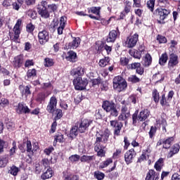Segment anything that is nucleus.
<instances>
[{"mask_svg": "<svg viewBox=\"0 0 180 180\" xmlns=\"http://www.w3.org/2000/svg\"><path fill=\"white\" fill-rule=\"evenodd\" d=\"M155 5V0H149L147 2V6L151 12H153V11H154Z\"/></svg>", "mask_w": 180, "mask_h": 180, "instance_id": "37998d69", "label": "nucleus"}, {"mask_svg": "<svg viewBox=\"0 0 180 180\" xmlns=\"http://www.w3.org/2000/svg\"><path fill=\"white\" fill-rule=\"evenodd\" d=\"M153 101L156 103H158V102L160 101V94L156 89L153 90Z\"/></svg>", "mask_w": 180, "mask_h": 180, "instance_id": "ea45409f", "label": "nucleus"}, {"mask_svg": "<svg viewBox=\"0 0 180 180\" xmlns=\"http://www.w3.org/2000/svg\"><path fill=\"white\" fill-rule=\"evenodd\" d=\"M71 75L73 77H82L85 74V68L82 67H77L71 71Z\"/></svg>", "mask_w": 180, "mask_h": 180, "instance_id": "f3484780", "label": "nucleus"}, {"mask_svg": "<svg viewBox=\"0 0 180 180\" xmlns=\"http://www.w3.org/2000/svg\"><path fill=\"white\" fill-rule=\"evenodd\" d=\"M17 113H30V109L23 103H19L16 109Z\"/></svg>", "mask_w": 180, "mask_h": 180, "instance_id": "a211bd4d", "label": "nucleus"}, {"mask_svg": "<svg viewBox=\"0 0 180 180\" xmlns=\"http://www.w3.org/2000/svg\"><path fill=\"white\" fill-rule=\"evenodd\" d=\"M22 64H23V57L18 56L14 58L13 65L15 68H20V67H22Z\"/></svg>", "mask_w": 180, "mask_h": 180, "instance_id": "aec40b11", "label": "nucleus"}, {"mask_svg": "<svg viewBox=\"0 0 180 180\" xmlns=\"http://www.w3.org/2000/svg\"><path fill=\"white\" fill-rule=\"evenodd\" d=\"M160 127H162L164 133H167V121L165 120H162L160 124Z\"/></svg>", "mask_w": 180, "mask_h": 180, "instance_id": "13d9d810", "label": "nucleus"}, {"mask_svg": "<svg viewBox=\"0 0 180 180\" xmlns=\"http://www.w3.org/2000/svg\"><path fill=\"white\" fill-rule=\"evenodd\" d=\"M92 124V120H82L80 123H76L74 127H72L70 133V137L74 139L77 137L78 133H85L88 130V127Z\"/></svg>", "mask_w": 180, "mask_h": 180, "instance_id": "f03ea898", "label": "nucleus"}, {"mask_svg": "<svg viewBox=\"0 0 180 180\" xmlns=\"http://www.w3.org/2000/svg\"><path fill=\"white\" fill-rule=\"evenodd\" d=\"M79 44H81V39L75 37L72 42L69 43V49H77Z\"/></svg>", "mask_w": 180, "mask_h": 180, "instance_id": "412c9836", "label": "nucleus"}, {"mask_svg": "<svg viewBox=\"0 0 180 180\" xmlns=\"http://www.w3.org/2000/svg\"><path fill=\"white\" fill-rule=\"evenodd\" d=\"M172 180H180V175L178 173H174L172 176Z\"/></svg>", "mask_w": 180, "mask_h": 180, "instance_id": "774afa93", "label": "nucleus"}, {"mask_svg": "<svg viewBox=\"0 0 180 180\" xmlns=\"http://www.w3.org/2000/svg\"><path fill=\"white\" fill-rule=\"evenodd\" d=\"M117 34H119V30L110 31L106 39L107 43H115L117 38Z\"/></svg>", "mask_w": 180, "mask_h": 180, "instance_id": "ddd939ff", "label": "nucleus"}, {"mask_svg": "<svg viewBox=\"0 0 180 180\" xmlns=\"http://www.w3.org/2000/svg\"><path fill=\"white\" fill-rule=\"evenodd\" d=\"M162 167H164V158H161L155 163L154 168L156 171L160 172L162 169Z\"/></svg>", "mask_w": 180, "mask_h": 180, "instance_id": "a878e982", "label": "nucleus"}, {"mask_svg": "<svg viewBox=\"0 0 180 180\" xmlns=\"http://www.w3.org/2000/svg\"><path fill=\"white\" fill-rule=\"evenodd\" d=\"M8 172L9 174H11V175L16 176V175H18V172H19V168L16 167V166H12Z\"/></svg>", "mask_w": 180, "mask_h": 180, "instance_id": "58836bf2", "label": "nucleus"}, {"mask_svg": "<svg viewBox=\"0 0 180 180\" xmlns=\"http://www.w3.org/2000/svg\"><path fill=\"white\" fill-rule=\"evenodd\" d=\"M12 148L10 149V155H13V154H15L16 153V142L13 141L12 143Z\"/></svg>", "mask_w": 180, "mask_h": 180, "instance_id": "3c124183", "label": "nucleus"}, {"mask_svg": "<svg viewBox=\"0 0 180 180\" xmlns=\"http://www.w3.org/2000/svg\"><path fill=\"white\" fill-rule=\"evenodd\" d=\"M73 84L77 91H82L86 88L88 85V80L86 79H82V77H77L73 80Z\"/></svg>", "mask_w": 180, "mask_h": 180, "instance_id": "423d86ee", "label": "nucleus"}, {"mask_svg": "<svg viewBox=\"0 0 180 180\" xmlns=\"http://www.w3.org/2000/svg\"><path fill=\"white\" fill-rule=\"evenodd\" d=\"M112 159H107L105 161L101 163L100 168H106V167H108L110 164H112Z\"/></svg>", "mask_w": 180, "mask_h": 180, "instance_id": "de8ad7c7", "label": "nucleus"}, {"mask_svg": "<svg viewBox=\"0 0 180 180\" xmlns=\"http://www.w3.org/2000/svg\"><path fill=\"white\" fill-rule=\"evenodd\" d=\"M160 179V174L155 172V171L150 169L147 173L145 180H158Z\"/></svg>", "mask_w": 180, "mask_h": 180, "instance_id": "dca6fc26", "label": "nucleus"}, {"mask_svg": "<svg viewBox=\"0 0 180 180\" xmlns=\"http://www.w3.org/2000/svg\"><path fill=\"white\" fill-rule=\"evenodd\" d=\"M130 117V110L126 105H123L121 108V114L118 117V120H126Z\"/></svg>", "mask_w": 180, "mask_h": 180, "instance_id": "f8f14e48", "label": "nucleus"}, {"mask_svg": "<svg viewBox=\"0 0 180 180\" xmlns=\"http://www.w3.org/2000/svg\"><path fill=\"white\" fill-rule=\"evenodd\" d=\"M178 64V56L176 55H171L170 59L169 61V67H175Z\"/></svg>", "mask_w": 180, "mask_h": 180, "instance_id": "bb28decb", "label": "nucleus"}, {"mask_svg": "<svg viewBox=\"0 0 180 180\" xmlns=\"http://www.w3.org/2000/svg\"><path fill=\"white\" fill-rule=\"evenodd\" d=\"M113 88L117 92H122L127 88V82L120 76H117L113 79Z\"/></svg>", "mask_w": 180, "mask_h": 180, "instance_id": "20e7f679", "label": "nucleus"}, {"mask_svg": "<svg viewBox=\"0 0 180 180\" xmlns=\"http://www.w3.org/2000/svg\"><path fill=\"white\" fill-rule=\"evenodd\" d=\"M150 117V110L148 109H144L140 112L138 115L139 122H144L146 119H148Z\"/></svg>", "mask_w": 180, "mask_h": 180, "instance_id": "2eb2a0df", "label": "nucleus"}, {"mask_svg": "<svg viewBox=\"0 0 180 180\" xmlns=\"http://www.w3.org/2000/svg\"><path fill=\"white\" fill-rule=\"evenodd\" d=\"M174 137L171 136L162 141L163 148H169V147H171V146L174 143Z\"/></svg>", "mask_w": 180, "mask_h": 180, "instance_id": "4be33fe9", "label": "nucleus"}, {"mask_svg": "<svg viewBox=\"0 0 180 180\" xmlns=\"http://www.w3.org/2000/svg\"><path fill=\"white\" fill-rule=\"evenodd\" d=\"M79 155H72L69 158L72 162H77V161H79Z\"/></svg>", "mask_w": 180, "mask_h": 180, "instance_id": "6e6d98bb", "label": "nucleus"}, {"mask_svg": "<svg viewBox=\"0 0 180 180\" xmlns=\"http://www.w3.org/2000/svg\"><path fill=\"white\" fill-rule=\"evenodd\" d=\"M38 13L44 18V19H47V18H50V13L47 10V7H39Z\"/></svg>", "mask_w": 180, "mask_h": 180, "instance_id": "6ab92c4d", "label": "nucleus"}, {"mask_svg": "<svg viewBox=\"0 0 180 180\" xmlns=\"http://www.w3.org/2000/svg\"><path fill=\"white\" fill-rule=\"evenodd\" d=\"M44 64L46 67H53L54 65V61L50 58H46L44 59Z\"/></svg>", "mask_w": 180, "mask_h": 180, "instance_id": "e433bc0d", "label": "nucleus"}, {"mask_svg": "<svg viewBox=\"0 0 180 180\" xmlns=\"http://www.w3.org/2000/svg\"><path fill=\"white\" fill-rule=\"evenodd\" d=\"M26 29L28 33H32L33 30H34V25H33L32 24H28Z\"/></svg>", "mask_w": 180, "mask_h": 180, "instance_id": "0e129e2a", "label": "nucleus"}, {"mask_svg": "<svg viewBox=\"0 0 180 180\" xmlns=\"http://www.w3.org/2000/svg\"><path fill=\"white\" fill-rule=\"evenodd\" d=\"M22 25V20H18L16 24L13 27L14 36L11 37V39L15 43H20L19 41V36L20 34V25Z\"/></svg>", "mask_w": 180, "mask_h": 180, "instance_id": "0eeeda50", "label": "nucleus"}, {"mask_svg": "<svg viewBox=\"0 0 180 180\" xmlns=\"http://www.w3.org/2000/svg\"><path fill=\"white\" fill-rule=\"evenodd\" d=\"M49 40H50L49 32L44 30L38 33V41L39 44L44 46L46 43L49 42Z\"/></svg>", "mask_w": 180, "mask_h": 180, "instance_id": "6e6552de", "label": "nucleus"}, {"mask_svg": "<svg viewBox=\"0 0 180 180\" xmlns=\"http://www.w3.org/2000/svg\"><path fill=\"white\" fill-rule=\"evenodd\" d=\"M9 105V101L6 98H0V105L5 108V106H8Z\"/></svg>", "mask_w": 180, "mask_h": 180, "instance_id": "603ef678", "label": "nucleus"}, {"mask_svg": "<svg viewBox=\"0 0 180 180\" xmlns=\"http://www.w3.org/2000/svg\"><path fill=\"white\" fill-rule=\"evenodd\" d=\"M153 79H158L157 81H162L164 79V77H162V75H161L160 73H158L153 75Z\"/></svg>", "mask_w": 180, "mask_h": 180, "instance_id": "69168bd1", "label": "nucleus"}, {"mask_svg": "<svg viewBox=\"0 0 180 180\" xmlns=\"http://www.w3.org/2000/svg\"><path fill=\"white\" fill-rule=\"evenodd\" d=\"M129 52L131 56H133V57H134V58H138L139 60L141 58V54H143L141 53L140 51L136 50H129Z\"/></svg>", "mask_w": 180, "mask_h": 180, "instance_id": "72a5a7b5", "label": "nucleus"}, {"mask_svg": "<svg viewBox=\"0 0 180 180\" xmlns=\"http://www.w3.org/2000/svg\"><path fill=\"white\" fill-rule=\"evenodd\" d=\"M171 13V11L169 9L165 8H157L155 11L154 15L157 18L158 23L160 25H164L165 23V19L168 18V15Z\"/></svg>", "mask_w": 180, "mask_h": 180, "instance_id": "7ed1b4c3", "label": "nucleus"}, {"mask_svg": "<svg viewBox=\"0 0 180 180\" xmlns=\"http://www.w3.org/2000/svg\"><path fill=\"white\" fill-rule=\"evenodd\" d=\"M134 157H136V151H134V149L131 148L129 150L127 151V153H125L124 154L125 162L127 165L131 164V162H133Z\"/></svg>", "mask_w": 180, "mask_h": 180, "instance_id": "9b49d317", "label": "nucleus"}, {"mask_svg": "<svg viewBox=\"0 0 180 180\" xmlns=\"http://www.w3.org/2000/svg\"><path fill=\"white\" fill-rule=\"evenodd\" d=\"M110 124L114 128L115 136H119V134H120V130H122V127H123V123L119 122L116 120H111L110 122Z\"/></svg>", "mask_w": 180, "mask_h": 180, "instance_id": "9d476101", "label": "nucleus"}, {"mask_svg": "<svg viewBox=\"0 0 180 180\" xmlns=\"http://www.w3.org/2000/svg\"><path fill=\"white\" fill-rule=\"evenodd\" d=\"M157 40L159 41V43H165L167 41V38L164 36L158 35L157 37Z\"/></svg>", "mask_w": 180, "mask_h": 180, "instance_id": "338daca9", "label": "nucleus"}, {"mask_svg": "<svg viewBox=\"0 0 180 180\" xmlns=\"http://www.w3.org/2000/svg\"><path fill=\"white\" fill-rule=\"evenodd\" d=\"M26 146H27V152L32 153V154H33V148L32 147V142H30V141H27L26 143Z\"/></svg>", "mask_w": 180, "mask_h": 180, "instance_id": "864d4df0", "label": "nucleus"}, {"mask_svg": "<svg viewBox=\"0 0 180 180\" xmlns=\"http://www.w3.org/2000/svg\"><path fill=\"white\" fill-rule=\"evenodd\" d=\"M155 131H157V129L154 127H151L149 131L150 139H153V137H154V134H155Z\"/></svg>", "mask_w": 180, "mask_h": 180, "instance_id": "4d7b16f0", "label": "nucleus"}, {"mask_svg": "<svg viewBox=\"0 0 180 180\" xmlns=\"http://www.w3.org/2000/svg\"><path fill=\"white\" fill-rule=\"evenodd\" d=\"M129 81L130 82H133V84H136L137 82H140V78L137 77L136 75H131L129 77Z\"/></svg>", "mask_w": 180, "mask_h": 180, "instance_id": "09e8293b", "label": "nucleus"}, {"mask_svg": "<svg viewBox=\"0 0 180 180\" xmlns=\"http://www.w3.org/2000/svg\"><path fill=\"white\" fill-rule=\"evenodd\" d=\"M66 60L70 61V63H75L77 61V53L74 51H70L68 53Z\"/></svg>", "mask_w": 180, "mask_h": 180, "instance_id": "b1692460", "label": "nucleus"}, {"mask_svg": "<svg viewBox=\"0 0 180 180\" xmlns=\"http://www.w3.org/2000/svg\"><path fill=\"white\" fill-rule=\"evenodd\" d=\"M168 60V55L167 53H163L161 55L160 59H159V63L160 65H164L165 63H167Z\"/></svg>", "mask_w": 180, "mask_h": 180, "instance_id": "c9c22d12", "label": "nucleus"}, {"mask_svg": "<svg viewBox=\"0 0 180 180\" xmlns=\"http://www.w3.org/2000/svg\"><path fill=\"white\" fill-rule=\"evenodd\" d=\"M109 136H110L109 129H105L101 134H96L94 150L97 153L98 157H105V148H106V146L103 144L108 143Z\"/></svg>", "mask_w": 180, "mask_h": 180, "instance_id": "f257e3e1", "label": "nucleus"}, {"mask_svg": "<svg viewBox=\"0 0 180 180\" xmlns=\"http://www.w3.org/2000/svg\"><path fill=\"white\" fill-rule=\"evenodd\" d=\"M20 89L21 91V93L22 95H25V96H27V95H30V87L29 86H20Z\"/></svg>", "mask_w": 180, "mask_h": 180, "instance_id": "2f4dec72", "label": "nucleus"}, {"mask_svg": "<svg viewBox=\"0 0 180 180\" xmlns=\"http://www.w3.org/2000/svg\"><path fill=\"white\" fill-rule=\"evenodd\" d=\"M139 67H141V63H134L127 65L128 70H137Z\"/></svg>", "mask_w": 180, "mask_h": 180, "instance_id": "4c0bfd02", "label": "nucleus"}, {"mask_svg": "<svg viewBox=\"0 0 180 180\" xmlns=\"http://www.w3.org/2000/svg\"><path fill=\"white\" fill-rule=\"evenodd\" d=\"M125 4L126 5L124 7V12H126L127 13H129V12H130L131 9V3L129 1H126Z\"/></svg>", "mask_w": 180, "mask_h": 180, "instance_id": "8fccbe9b", "label": "nucleus"}, {"mask_svg": "<svg viewBox=\"0 0 180 180\" xmlns=\"http://www.w3.org/2000/svg\"><path fill=\"white\" fill-rule=\"evenodd\" d=\"M40 164L44 169H49L50 168V161L47 158L42 159Z\"/></svg>", "mask_w": 180, "mask_h": 180, "instance_id": "473e14b6", "label": "nucleus"}, {"mask_svg": "<svg viewBox=\"0 0 180 180\" xmlns=\"http://www.w3.org/2000/svg\"><path fill=\"white\" fill-rule=\"evenodd\" d=\"M110 62V58L109 57H105L99 60L98 65L100 67H106V65H109V63Z\"/></svg>", "mask_w": 180, "mask_h": 180, "instance_id": "c85d7f7f", "label": "nucleus"}, {"mask_svg": "<svg viewBox=\"0 0 180 180\" xmlns=\"http://www.w3.org/2000/svg\"><path fill=\"white\" fill-rule=\"evenodd\" d=\"M94 176L98 180H102L105 178V174L101 172L96 171L94 172Z\"/></svg>", "mask_w": 180, "mask_h": 180, "instance_id": "a19ab883", "label": "nucleus"}, {"mask_svg": "<svg viewBox=\"0 0 180 180\" xmlns=\"http://www.w3.org/2000/svg\"><path fill=\"white\" fill-rule=\"evenodd\" d=\"M54 112H55V115H56V119L57 120H58L59 119H61V117H63V110H61V109L54 110Z\"/></svg>", "mask_w": 180, "mask_h": 180, "instance_id": "49530a36", "label": "nucleus"}, {"mask_svg": "<svg viewBox=\"0 0 180 180\" xmlns=\"http://www.w3.org/2000/svg\"><path fill=\"white\" fill-rule=\"evenodd\" d=\"M158 4L160 6H168V0H158Z\"/></svg>", "mask_w": 180, "mask_h": 180, "instance_id": "e2e57ef3", "label": "nucleus"}, {"mask_svg": "<svg viewBox=\"0 0 180 180\" xmlns=\"http://www.w3.org/2000/svg\"><path fill=\"white\" fill-rule=\"evenodd\" d=\"M95 160V156H89L84 155L80 158V161L82 162H91V161H94Z\"/></svg>", "mask_w": 180, "mask_h": 180, "instance_id": "7c9ffc66", "label": "nucleus"}, {"mask_svg": "<svg viewBox=\"0 0 180 180\" xmlns=\"http://www.w3.org/2000/svg\"><path fill=\"white\" fill-rule=\"evenodd\" d=\"M51 176H53V170L51 168H48L46 171L44 172L41 174V179L45 180L51 178Z\"/></svg>", "mask_w": 180, "mask_h": 180, "instance_id": "5701e85b", "label": "nucleus"}, {"mask_svg": "<svg viewBox=\"0 0 180 180\" xmlns=\"http://www.w3.org/2000/svg\"><path fill=\"white\" fill-rule=\"evenodd\" d=\"M103 109L110 114V116L117 117L119 116V111L116 109V104L112 102L106 101H104L102 105Z\"/></svg>", "mask_w": 180, "mask_h": 180, "instance_id": "39448f33", "label": "nucleus"}, {"mask_svg": "<svg viewBox=\"0 0 180 180\" xmlns=\"http://www.w3.org/2000/svg\"><path fill=\"white\" fill-rule=\"evenodd\" d=\"M46 99V95L43 93H41L38 95V98H37V101L40 102V103H41V102H43V101H44Z\"/></svg>", "mask_w": 180, "mask_h": 180, "instance_id": "bf43d9fd", "label": "nucleus"}, {"mask_svg": "<svg viewBox=\"0 0 180 180\" xmlns=\"http://www.w3.org/2000/svg\"><path fill=\"white\" fill-rule=\"evenodd\" d=\"M56 108H57V98H56V96H52L49 100L46 107V110L49 112V113H54Z\"/></svg>", "mask_w": 180, "mask_h": 180, "instance_id": "1a4fd4ad", "label": "nucleus"}, {"mask_svg": "<svg viewBox=\"0 0 180 180\" xmlns=\"http://www.w3.org/2000/svg\"><path fill=\"white\" fill-rule=\"evenodd\" d=\"M65 23H67V17L62 16L60 19V26L65 27Z\"/></svg>", "mask_w": 180, "mask_h": 180, "instance_id": "052dcab7", "label": "nucleus"}, {"mask_svg": "<svg viewBox=\"0 0 180 180\" xmlns=\"http://www.w3.org/2000/svg\"><path fill=\"white\" fill-rule=\"evenodd\" d=\"M120 63L122 65H127V64H129V58H126V57H122L120 58Z\"/></svg>", "mask_w": 180, "mask_h": 180, "instance_id": "680f3d73", "label": "nucleus"}, {"mask_svg": "<svg viewBox=\"0 0 180 180\" xmlns=\"http://www.w3.org/2000/svg\"><path fill=\"white\" fill-rule=\"evenodd\" d=\"M76 14H77L79 16H89V18H91V19H94V20H99V18L92 15L91 14L87 15L84 13V11H77L76 12Z\"/></svg>", "mask_w": 180, "mask_h": 180, "instance_id": "f704fd0d", "label": "nucleus"}, {"mask_svg": "<svg viewBox=\"0 0 180 180\" xmlns=\"http://www.w3.org/2000/svg\"><path fill=\"white\" fill-rule=\"evenodd\" d=\"M6 164H8V158L5 157L0 158V168H4V167H6Z\"/></svg>", "mask_w": 180, "mask_h": 180, "instance_id": "c03bdc74", "label": "nucleus"}, {"mask_svg": "<svg viewBox=\"0 0 180 180\" xmlns=\"http://www.w3.org/2000/svg\"><path fill=\"white\" fill-rule=\"evenodd\" d=\"M43 165L41 163H36L35 164V173L40 174L44 170Z\"/></svg>", "mask_w": 180, "mask_h": 180, "instance_id": "79ce46f5", "label": "nucleus"}, {"mask_svg": "<svg viewBox=\"0 0 180 180\" xmlns=\"http://www.w3.org/2000/svg\"><path fill=\"white\" fill-rule=\"evenodd\" d=\"M151 63H153V58H151V55H150L149 53H146L144 58L143 65L145 67H150V65H151Z\"/></svg>", "mask_w": 180, "mask_h": 180, "instance_id": "cd10ccee", "label": "nucleus"}, {"mask_svg": "<svg viewBox=\"0 0 180 180\" xmlns=\"http://www.w3.org/2000/svg\"><path fill=\"white\" fill-rule=\"evenodd\" d=\"M56 141H58L59 143H63L64 141V136L61 134H58V135L56 136L55 137Z\"/></svg>", "mask_w": 180, "mask_h": 180, "instance_id": "5fc2aeb1", "label": "nucleus"}, {"mask_svg": "<svg viewBox=\"0 0 180 180\" xmlns=\"http://www.w3.org/2000/svg\"><path fill=\"white\" fill-rule=\"evenodd\" d=\"M89 13H94V15H97L99 16L101 15V7H91L87 8Z\"/></svg>", "mask_w": 180, "mask_h": 180, "instance_id": "c756f323", "label": "nucleus"}, {"mask_svg": "<svg viewBox=\"0 0 180 180\" xmlns=\"http://www.w3.org/2000/svg\"><path fill=\"white\" fill-rule=\"evenodd\" d=\"M179 151V144H174L172 146V149L170 150V152L168 154V158H172V157H174L175 154H177V153Z\"/></svg>", "mask_w": 180, "mask_h": 180, "instance_id": "393cba45", "label": "nucleus"}, {"mask_svg": "<svg viewBox=\"0 0 180 180\" xmlns=\"http://www.w3.org/2000/svg\"><path fill=\"white\" fill-rule=\"evenodd\" d=\"M27 78H33V77H36V70L35 69H30L27 72Z\"/></svg>", "mask_w": 180, "mask_h": 180, "instance_id": "a18cd8bd", "label": "nucleus"}, {"mask_svg": "<svg viewBox=\"0 0 180 180\" xmlns=\"http://www.w3.org/2000/svg\"><path fill=\"white\" fill-rule=\"evenodd\" d=\"M139 40V34H134L127 41V46L131 49L137 44V41Z\"/></svg>", "mask_w": 180, "mask_h": 180, "instance_id": "4468645a", "label": "nucleus"}]
</instances>
